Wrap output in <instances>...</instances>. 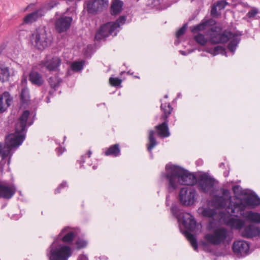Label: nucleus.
<instances>
[{
  "mask_svg": "<svg viewBox=\"0 0 260 260\" xmlns=\"http://www.w3.org/2000/svg\"><path fill=\"white\" fill-rule=\"evenodd\" d=\"M30 40L35 47L40 50H43L48 45V38L44 27L37 28L32 34Z\"/></svg>",
  "mask_w": 260,
  "mask_h": 260,
  "instance_id": "obj_6",
  "label": "nucleus"
},
{
  "mask_svg": "<svg viewBox=\"0 0 260 260\" xmlns=\"http://www.w3.org/2000/svg\"><path fill=\"white\" fill-rule=\"evenodd\" d=\"M13 98L8 91H5L0 95V113L5 112L11 105Z\"/></svg>",
  "mask_w": 260,
  "mask_h": 260,
  "instance_id": "obj_19",
  "label": "nucleus"
},
{
  "mask_svg": "<svg viewBox=\"0 0 260 260\" xmlns=\"http://www.w3.org/2000/svg\"><path fill=\"white\" fill-rule=\"evenodd\" d=\"M62 82V79L57 75H55L53 77H50L48 79L49 84L51 88L54 89V90H56Z\"/></svg>",
  "mask_w": 260,
  "mask_h": 260,
  "instance_id": "obj_35",
  "label": "nucleus"
},
{
  "mask_svg": "<svg viewBox=\"0 0 260 260\" xmlns=\"http://www.w3.org/2000/svg\"><path fill=\"white\" fill-rule=\"evenodd\" d=\"M207 35L209 37V42L212 44L226 43L231 38L235 36L233 32L226 30L222 32V28L218 26L210 28L207 31Z\"/></svg>",
  "mask_w": 260,
  "mask_h": 260,
  "instance_id": "obj_4",
  "label": "nucleus"
},
{
  "mask_svg": "<svg viewBox=\"0 0 260 260\" xmlns=\"http://www.w3.org/2000/svg\"><path fill=\"white\" fill-rule=\"evenodd\" d=\"M229 236V231L224 228L214 230L212 233L205 235L204 239L213 245H219L225 242Z\"/></svg>",
  "mask_w": 260,
  "mask_h": 260,
  "instance_id": "obj_7",
  "label": "nucleus"
},
{
  "mask_svg": "<svg viewBox=\"0 0 260 260\" xmlns=\"http://www.w3.org/2000/svg\"><path fill=\"white\" fill-rule=\"evenodd\" d=\"M196 196L197 192L194 188L184 187L180 190L178 199L182 205L189 206L194 203Z\"/></svg>",
  "mask_w": 260,
  "mask_h": 260,
  "instance_id": "obj_9",
  "label": "nucleus"
},
{
  "mask_svg": "<svg viewBox=\"0 0 260 260\" xmlns=\"http://www.w3.org/2000/svg\"><path fill=\"white\" fill-rule=\"evenodd\" d=\"M172 215L178 219V222H181L185 228L184 234L189 241L194 250L198 251V244L197 239L191 232H194L197 227V222L193 216L189 213L184 212L176 204H172L171 207Z\"/></svg>",
  "mask_w": 260,
  "mask_h": 260,
  "instance_id": "obj_3",
  "label": "nucleus"
},
{
  "mask_svg": "<svg viewBox=\"0 0 260 260\" xmlns=\"http://www.w3.org/2000/svg\"><path fill=\"white\" fill-rule=\"evenodd\" d=\"M187 27V24H184L176 32V36L177 38H180L182 36L185 32Z\"/></svg>",
  "mask_w": 260,
  "mask_h": 260,
  "instance_id": "obj_47",
  "label": "nucleus"
},
{
  "mask_svg": "<svg viewBox=\"0 0 260 260\" xmlns=\"http://www.w3.org/2000/svg\"><path fill=\"white\" fill-rule=\"evenodd\" d=\"M77 260H89V259L86 255L84 254H81L78 256Z\"/></svg>",
  "mask_w": 260,
  "mask_h": 260,
  "instance_id": "obj_53",
  "label": "nucleus"
},
{
  "mask_svg": "<svg viewBox=\"0 0 260 260\" xmlns=\"http://www.w3.org/2000/svg\"><path fill=\"white\" fill-rule=\"evenodd\" d=\"M243 238L250 239L260 237V228L250 224L244 227L241 233Z\"/></svg>",
  "mask_w": 260,
  "mask_h": 260,
  "instance_id": "obj_17",
  "label": "nucleus"
},
{
  "mask_svg": "<svg viewBox=\"0 0 260 260\" xmlns=\"http://www.w3.org/2000/svg\"><path fill=\"white\" fill-rule=\"evenodd\" d=\"M87 244V241L82 238H78L75 242L76 249L78 250L85 248Z\"/></svg>",
  "mask_w": 260,
  "mask_h": 260,
  "instance_id": "obj_42",
  "label": "nucleus"
},
{
  "mask_svg": "<svg viewBox=\"0 0 260 260\" xmlns=\"http://www.w3.org/2000/svg\"><path fill=\"white\" fill-rule=\"evenodd\" d=\"M246 206L244 202L234 203L233 204L230 203L226 210L228 213L235 216H238L239 214H241L245 210Z\"/></svg>",
  "mask_w": 260,
  "mask_h": 260,
  "instance_id": "obj_18",
  "label": "nucleus"
},
{
  "mask_svg": "<svg viewBox=\"0 0 260 260\" xmlns=\"http://www.w3.org/2000/svg\"><path fill=\"white\" fill-rule=\"evenodd\" d=\"M76 234L70 226H66L61 231L58 235V239L64 243L70 244L72 243Z\"/></svg>",
  "mask_w": 260,
  "mask_h": 260,
  "instance_id": "obj_16",
  "label": "nucleus"
},
{
  "mask_svg": "<svg viewBox=\"0 0 260 260\" xmlns=\"http://www.w3.org/2000/svg\"><path fill=\"white\" fill-rule=\"evenodd\" d=\"M221 193L222 195V196H223V197L228 198V197H230V193L228 189L222 188L221 189Z\"/></svg>",
  "mask_w": 260,
  "mask_h": 260,
  "instance_id": "obj_51",
  "label": "nucleus"
},
{
  "mask_svg": "<svg viewBox=\"0 0 260 260\" xmlns=\"http://www.w3.org/2000/svg\"><path fill=\"white\" fill-rule=\"evenodd\" d=\"M246 206L250 207H256L260 205V198L255 193L250 194L243 199Z\"/></svg>",
  "mask_w": 260,
  "mask_h": 260,
  "instance_id": "obj_27",
  "label": "nucleus"
},
{
  "mask_svg": "<svg viewBox=\"0 0 260 260\" xmlns=\"http://www.w3.org/2000/svg\"><path fill=\"white\" fill-rule=\"evenodd\" d=\"M55 91V90H54V89H52V90H50V91H49V95H51H51H52L53 94L54 92Z\"/></svg>",
  "mask_w": 260,
  "mask_h": 260,
  "instance_id": "obj_57",
  "label": "nucleus"
},
{
  "mask_svg": "<svg viewBox=\"0 0 260 260\" xmlns=\"http://www.w3.org/2000/svg\"><path fill=\"white\" fill-rule=\"evenodd\" d=\"M169 196H167V197H166V205L167 206H169V203H168V201H169Z\"/></svg>",
  "mask_w": 260,
  "mask_h": 260,
  "instance_id": "obj_58",
  "label": "nucleus"
},
{
  "mask_svg": "<svg viewBox=\"0 0 260 260\" xmlns=\"http://www.w3.org/2000/svg\"><path fill=\"white\" fill-rule=\"evenodd\" d=\"M217 6L214 4L212 7L211 10V15L212 16H217Z\"/></svg>",
  "mask_w": 260,
  "mask_h": 260,
  "instance_id": "obj_50",
  "label": "nucleus"
},
{
  "mask_svg": "<svg viewBox=\"0 0 260 260\" xmlns=\"http://www.w3.org/2000/svg\"><path fill=\"white\" fill-rule=\"evenodd\" d=\"M122 82V80L118 78L110 77L109 78V83L110 84L115 87L119 86Z\"/></svg>",
  "mask_w": 260,
  "mask_h": 260,
  "instance_id": "obj_44",
  "label": "nucleus"
},
{
  "mask_svg": "<svg viewBox=\"0 0 260 260\" xmlns=\"http://www.w3.org/2000/svg\"><path fill=\"white\" fill-rule=\"evenodd\" d=\"M219 166L220 168L223 167H224V164L223 162H221L219 164Z\"/></svg>",
  "mask_w": 260,
  "mask_h": 260,
  "instance_id": "obj_59",
  "label": "nucleus"
},
{
  "mask_svg": "<svg viewBox=\"0 0 260 260\" xmlns=\"http://www.w3.org/2000/svg\"><path fill=\"white\" fill-rule=\"evenodd\" d=\"M123 5V2L120 0H114L111 6V14L115 16L119 14L122 10Z\"/></svg>",
  "mask_w": 260,
  "mask_h": 260,
  "instance_id": "obj_30",
  "label": "nucleus"
},
{
  "mask_svg": "<svg viewBox=\"0 0 260 260\" xmlns=\"http://www.w3.org/2000/svg\"><path fill=\"white\" fill-rule=\"evenodd\" d=\"M92 154V152L91 150H88L87 153V155L88 156V157H90L91 156V155Z\"/></svg>",
  "mask_w": 260,
  "mask_h": 260,
  "instance_id": "obj_56",
  "label": "nucleus"
},
{
  "mask_svg": "<svg viewBox=\"0 0 260 260\" xmlns=\"http://www.w3.org/2000/svg\"><path fill=\"white\" fill-rule=\"evenodd\" d=\"M245 221L241 219L234 217L229 218L226 221V224L232 229L241 230L244 227Z\"/></svg>",
  "mask_w": 260,
  "mask_h": 260,
  "instance_id": "obj_25",
  "label": "nucleus"
},
{
  "mask_svg": "<svg viewBox=\"0 0 260 260\" xmlns=\"http://www.w3.org/2000/svg\"><path fill=\"white\" fill-rule=\"evenodd\" d=\"M247 218L251 222L259 223H260V213L252 211H249L247 213Z\"/></svg>",
  "mask_w": 260,
  "mask_h": 260,
  "instance_id": "obj_38",
  "label": "nucleus"
},
{
  "mask_svg": "<svg viewBox=\"0 0 260 260\" xmlns=\"http://www.w3.org/2000/svg\"><path fill=\"white\" fill-rule=\"evenodd\" d=\"M70 8H68L66 12L61 14V16L56 19L54 23V26L56 31L58 33H62L67 31L71 26L73 21V17L72 16H66Z\"/></svg>",
  "mask_w": 260,
  "mask_h": 260,
  "instance_id": "obj_11",
  "label": "nucleus"
},
{
  "mask_svg": "<svg viewBox=\"0 0 260 260\" xmlns=\"http://www.w3.org/2000/svg\"><path fill=\"white\" fill-rule=\"evenodd\" d=\"M215 5L218 7L220 10H223L225 8L228 3L225 0L218 1L215 4Z\"/></svg>",
  "mask_w": 260,
  "mask_h": 260,
  "instance_id": "obj_46",
  "label": "nucleus"
},
{
  "mask_svg": "<svg viewBox=\"0 0 260 260\" xmlns=\"http://www.w3.org/2000/svg\"><path fill=\"white\" fill-rule=\"evenodd\" d=\"M118 25L113 23L112 22H109L101 25L95 35V39L97 41H100L106 39L110 35L114 33V36L117 35L115 31L117 29Z\"/></svg>",
  "mask_w": 260,
  "mask_h": 260,
  "instance_id": "obj_10",
  "label": "nucleus"
},
{
  "mask_svg": "<svg viewBox=\"0 0 260 260\" xmlns=\"http://www.w3.org/2000/svg\"><path fill=\"white\" fill-rule=\"evenodd\" d=\"M109 5L108 0H88L85 2L84 10L89 15H95L102 12ZM85 10L82 11L84 13Z\"/></svg>",
  "mask_w": 260,
  "mask_h": 260,
  "instance_id": "obj_8",
  "label": "nucleus"
},
{
  "mask_svg": "<svg viewBox=\"0 0 260 260\" xmlns=\"http://www.w3.org/2000/svg\"><path fill=\"white\" fill-rule=\"evenodd\" d=\"M84 62V60L74 62L71 65L72 70L75 72L82 70L83 68Z\"/></svg>",
  "mask_w": 260,
  "mask_h": 260,
  "instance_id": "obj_40",
  "label": "nucleus"
},
{
  "mask_svg": "<svg viewBox=\"0 0 260 260\" xmlns=\"http://www.w3.org/2000/svg\"><path fill=\"white\" fill-rule=\"evenodd\" d=\"M215 179L206 174L201 175L199 178L198 185L199 189L202 192H208L214 186Z\"/></svg>",
  "mask_w": 260,
  "mask_h": 260,
  "instance_id": "obj_14",
  "label": "nucleus"
},
{
  "mask_svg": "<svg viewBox=\"0 0 260 260\" xmlns=\"http://www.w3.org/2000/svg\"><path fill=\"white\" fill-rule=\"evenodd\" d=\"M168 97V95L167 94H166L165 96H164V98H166V99H167Z\"/></svg>",
  "mask_w": 260,
  "mask_h": 260,
  "instance_id": "obj_61",
  "label": "nucleus"
},
{
  "mask_svg": "<svg viewBox=\"0 0 260 260\" xmlns=\"http://www.w3.org/2000/svg\"><path fill=\"white\" fill-rule=\"evenodd\" d=\"M194 41L201 45L204 46L207 42V40L205 38L204 35L198 34L194 37Z\"/></svg>",
  "mask_w": 260,
  "mask_h": 260,
  "instance_id": "obj_41",
  "label": "nucleus"
},
{
  "mask_svg": "<svg viewBox=\"0 0 260 260\" xmlns=\"http://www.w3.org/2000/svg\"><path fill=\"white\" fill-rule=\"evenodd\" d=\"M29 81L37 86H41L44 83L42 75L37 71H31L28 75Z\"/></svg>",
  "mask_w": 260,
  "mask_h": 260,
  "instance_id": "obj_24",
  "label": "nucleus"
},
{
  "mask_svg": "<svg viewBox=\"0 0 260 260\" xmlns=\"http://www.w3.org/2000/svg\"><path fill=\"white\" fill-rule=\"evenodd\" d=\"M166 170V173L162 174L161 176L168 181L169 190L176 189L177 182L181 185L192 186L197 181L194 174L180 166L167 165Z\"/></svg>",
  "mask_w": 260,
  "mask_h": 260,
  "instance_id": "obj_2",
  "label": "nucleus"
},
{
  "mask_svg": "<svg viewBox=\"0 0 260 260\" xmlns=\"http://www.w3.org/2000/svg\"><path fill=\"white\" fill-rule=\"evenodd\" d=\"M206 52L214 56V48H210L206 49Z\"/></svg>",
  "mask_w": 260,
  "mask_h": 260,
  "instance_id": "obj_54",
  "label": "nucleus"
},
{
  "mask_svg": "<svg viewBox=\"0 0 260 260\" xmlns=\"http://www.w3.org/2000/svg\"><path fill=\"white\" fill-rule=\"evenodd\" d=\"M20 102L22 105H28L30 104L29 91L27 87H23L20 94Z\"/></svg>",
  "mask_w": 260,
  "mask_h": 260,
  "instance_id": "obj_32",
  "label": "nucleus"
},
{
  "mask_svg": "<svg viewBox=\"0 0 260 260\" xmlns=\"http://www.w3.org/2000/svg\"><path fill=\"white\" fill-rule=\"evenodd\" d=\"M43 16H44V12L39 8L25 16L23 18V22L26 24L32 23Z\"/></svg>",
  "mask_w": 260,
  "mask_h": 260,
  "instance_id": "obj_23",
  "label": "nucleus"
},
{
  "mask_svg": "<svg viewBox=\"0 0 260 260\" xmlns=\"http://www.w3.org/2000/svg\"><path fill=\"white\" fill-rule=\"evenodd\" d=\"M258 13V10L256 8H252L250 11L246 14V16L243 18V19L246 20L247 18L251 19L254 18L256 14Z\"/></svg>",
  "mask_w": 260,
  "mask_h": 260,
  "instance_id": "obj_43",
  "label": "nucleus"
},
{
  "mask_svg": "<svg viewBox=\"0 0 260 260\" xmlns=\"http://www.w3.org/2000/svg\"><path fill=\"white\" fill-rule=\"evenodd\" d=\"M216 214V210L209 207L204 208L202 211L203 216L206 217L212 218L214 217Z\"/></svg>",
  "mask_w": 260,
  "mask_h": 260,
  "instance_id": "obj_39",
  "label": "nucleus"
},
{
  "mask_svg": "<svg viewBox=\"0 0 260 260\" xmlns=\"http://www.w3.org/2000/svg\"><path fill=\"white\" fill-rule=\"evenodd\" d=\"M30 112L28 110L24 111L15 124V132L9 134L5 137V144L0 143V149L9 150L13 154L18 147L20 146L25 139L26 132V124L32 125L34 119H29Z\"/></svg>",
  "mask_w": 260,
  "mask_h": 260,
  "instance_id": "obj_1",
  "label": "nucleus"
},
{
  "mask_svg": "<svg viewBox=\"0 0 260 260\" xmlns=\"http://www.w3.org/2000/svg\"><path fill=\"white\" fill-rule=\"evenodd\" d=\"M240 186L238 185H236L233 186L232 190L234 193H239L240 191Z\"/></svg>",
  "mask_w": 260,
  "mask_h": 260,
  "instance_id": "obj_52",
  "label": "nucleus"
},
{
  "mask_svg": "<svg viewBox=\"0 0 260 260\" xmlns=\"http://www.w3.org/2000/svg\"><path fill=\"white\" fill-rule=\"evenodd\" d=\"M59 4V0H51L45 3L39 9L44 12V15L48 11H50Z\"/></svg>",
  "mask_w": 260,
  "mask_h": 260,
  "instance_id": "obj_33",
  "label": "nucleus"
},
{
  "mask_svg": "<svg viewBox=\"0 0 260 260\" xmlns=\"http://www.w3.org/2000/svg\"><path fill=\"white\" fill-rule=\"evenodd\" d=\"M106 156H112L117 157L120 155V148L118 144H115L110 146L105 151Z\"/></svg>",
  "mask_w": 260,
  "mask_h": 260,
  "instance_id": "obj_31",
  "label": "nucleus"
},
{
  "mask_svg": "<svg viewBox=\"0 0 260 260\" xmlns=\"http://www.w3.org/2000/svg\"><path fill=\"white\" fill-rule=\"evenodd\" d=\"M71 247L67 245H59L50 247L48 256L49 260H68L72 255Z\"/></svg>",
  "mask_w": 260,
  "mask_h": 260,
  "instance_id": "obj_5",
  "label": "nucleus"
},
{
  "mask_svg": "<svg viewBox=\"0 0 260 260\" xmlns=\"http://www.w3.org/2000/svg\"><path fill=\"white\" fill-rule=\"evenodd\" d=\"M126 20L125 17L124 16H120L115 22H112L113 23H116L118 25L117 28L120 27L121 24H124Z\"/></svg>",
  "mask_w": 260,
  "mask_h": 260,
  "instance_id": "obj_48",
  "label": "nucleus"
},
{
  "mask_svg": "<svg viewBox=\"0 0 260 260\" xmlns=\"http://www.w3.org/2000/svg\"><path fill=\"white\" fill-rule=\"evenodd\" d=\"M61 62V60L59 57L47 55L44 59L40 61L39 66L41 68H45L49 72H53L58 69Z\"/></svg>",
  "mask_w": 260,
  "mask_h": 260,
  "instance_id": "obj_12",
  "label": "nucleus"
},
{
  "mask_svg": "<svg viewBox=\"0 0 260 260\" xmlns=\"http://www.w3.org/2000/svg\"><path fill=\"white\" fill-rule=\"evenodd\" d=\"M232 249L237 257H244L250 253V245L246 241L237 240L233 243Z\"/></svg>",
  "mask_w": 260,
  "mask_h": 260,
  "instance_id": "obj_13",
  "label": "nucleus"
},
{
  "mask_svg": "<svg viewBox=\"0 0 260 260\" xmlns=\"http://www.w3.org/2000/svg\"><path fill=\"white\" fill-rule=\"evenodd\" d=\"M10 72L9 68L3 64H0V81L4 82L9 80Z\"/></svg>",
  "mask_w": 260,
  "mask_h": 260,
  "instance_id": "obj_34",
  "label": "nucleus"
},
{
  "mask_svg": "<svg viewBox=\"0 0 260 260\" xmlns=\"http://www.w3.org/2000/svg\"><path fill=\"white\" fill-rule=\"evenodd\" d=\"M215 205L218 208H225L226 206V200L223 196H216L214 198Z\"/></svg>",
  "mask_w": 260,
  "mask_h": 260,
  "instance_id": "obj_37",
  "label": "nucleus"
},
{
  "mask_svg": "<svg viewBox=\"0 0 260 260\" xmlns=\"http://www.w3.org/2000/svg\"><path fill=\"white\" fill-rule=\"evenodd\" d=\"M127 74H129V75H132V73H131V71H128V72H127Z\"/></svg>",
  "mask_w": 260,
  "mask_h": 260,
  "instance_id": "obj_60",
  "label": "nucleus"
},
{
  "mask_svg": "<svg viewBox=\"0 0 260 260\" xmlns=\"http://www.w3.org/2000/svg\"><path fill=\"white\" fill-rule=\"evenodd\" d=\"M56 152L58 153V154L60 155L62 153V151L61 150V148L58 147L56 149Z\"/></svg>",
  "mask_w": 260,
  "mask_h": 260,
  "instance_id": "obj_55",
  "label": "nucleus"
},
{
  "mask_svg": "<svg viewBox=\"0 0 260 260\" xmlns=\"http://www.w3.org/2000/svg\"><path fill=\"white\" fill-rule=\"evenodd\" d=\"M155 132L153 130L149 131L148 143L147 144V149L148 152L152 154V149L157 145L158 143L154 136Z\"/></svg>",
  "mask_w": 260,
  "mask_h": 260,
  "instance_id": "obj_29",
  "label": "nucleus"
},
{
  "mask_svg": "<svg viewBox=\"0 0 260 260\" xmlns=\"http://www.w3.org/2000/svg\"><path fill=\"white\" fill-rule=\"evenodd\" d=\"M150 5L158 10L166 9L175 2L174 0H150Z\"/></svg>",
  "mask_w": 260,
  "mask_h": 260,
  "instance_id": "obj_22",
  "label": "nucleus"
},
{
  "mask_svg": "<svg viewBox=\"0 0 260 260\" xmlns=\"http://www.w3.org/2000/svg\"><path fill=\"white\" fill-rule=\"evenodd\" d=\"M9 150H4L0 149V152L1 153V160L0 161V172H4L5 167L7 165L8 167L11 162V159L13 154H11L9 152Z\"/></svg>",
  "mask_w": 260,
  "mask_h": 260,
  "instance_id": "obj_21",
  "label": "nucleus"
},
{
  "mask_svg": "<svg viewBox=\"0 0 260 260\" xmlns=\"http://www.w3.org/2000/svg\"><path fill=\"white\" fill-rule=\"evenodd\" d=\"M181 53L182 54L185 55V53L184 52V51H181Z\"/></svg>",
  "mask_w": 260,
  "mask_h": 260,
  "instance_id": "obj_62",
  "label": "nucleus"
},
{
  "mask_svg": "<svg viewBox=\"0 0 260 260\" xmlns=\"http://www.w3.org/2000/svg\"><path fill=\"white\" fill-rule=\"evenodd\" d=\"M234 34V37L231 38L232 40L230 41L228 45V49L232 52H234L237 48L238 45L239 44L240 41V38H238L237 37H235L238 36V34ZM239 35L241 36V34H239Z\"/></svg>",
  "mask_w": 260,
  "mask_h": 260,
  "instance_id": "obj_36",
  "label": "nucleus"
},
{
  "mask_svg": "<svg viewBox=\"0 0 260 260\" xmlns=\"http://www.w3.org/2000/svg\"><path fill=\"white\" fill-rule=\"evenodd\" d=\"M160 109L163 112L160 116L161 120H168V118L173 111V108L170 103L161 104Z\"/></svg>",
  "mask_w": 260,
  "mask_h": 260,
  "instance_id": "obj_28",
  "label": "nucleus"
},
{
  "mask_svg": "<svg viewBox=\"0 0 260 260\" xmlns=\"http://www.w3.org/2000/svg\"><path fill=\"white\" fill-rule=\"evenodd\" d=\"M169 120H163V122L155 126L158 136L160 138H167L170 136L168 126Z\"/></svg>",
  "mask_w": 260,
  "mask_h": 260,
  "instance_id": "obj_20",
  "label": "nucleus"
},
{
  "mask_svg": "<svg viewBox=\"0 0 260 260\" xmlns=\"http://www.w3.org/2000/svg\"><path fill=\"white\" fill-rule=\"evenodd\" d=\"M215 23L213 19H209L207 20H203L200 24L190 27L191 31L193 33H197L199 31L204 30L208 26L212 25Z\"/></svg>",
  "mask_w": 260,
  "mask_h": 260,
  "instance_id": "obj_26",
  "label": "nucleus"
},
{
  "mask_svg": "<svg viewBox=\"0 0 260 260\" xmlns=\"http://www.w3.org/2000/svg\"><path fill=\"white\" fill-rule=\"evenodd\" d=\"M17 189L14 184L0 181V199L10 200L16 192Z\"/></svg>",
  "mask_w": 260,
  "mask_h": 260,
  "instance_id": "obj_15",
  "label": "nucleus"
},
{
  "mask_svg": "<svg viewBox=\"0 0 260 260\" xmlns=\"http://www.w3.org/2000/svg\"><path fill=\"white\" fill-rule=\"evenodd\" d=\"M24 81L25 83L26 82V78L24 79Z\"/></svg>",
  "mask_w": 260,
  "mask_h": 260,
  "instance_id": "obj_63",
  "label": "nucleus"
},
{
  "mask_svg": "<svg viewBox=\"0 0 260 260\" xmlns=\"http://www.w3.org/2000/svg\"><path fill=\"white\" fill-rule=\"evenodd\" d=\"M67 186V183L66 181H63L61 183L58 187L55 190L54 193L55 194H57L60 193L61 189L64 188Z\"/></svg>",
  "mask_w": 260,
  "mask_h": 260,
  "instance_id": "obj_49",
  "label": "nucleus"
},
{
  "mask_svg": "<svg viewBox=\"0 0 260 260\" xmlns=\"http://www.w3.org/2000/svg\"><path fill=\"white\" fill-rule=\"evenodd\" d=\"M203 244H204V245H207V244L206 243H204Z\"/></svg>",
  "mask_w": 260,
  "mask_h": 260,
  "instance_id": "obj_64",
  "label": "nucleus"
},
{
  "mask_svg": "<svg viewBox=\"0 0 260 260\" xmlns=\"http://www.w3.org/2000/svg\"><path fill=\"white\" fill-rule=\"evenodd\" d=\"M225 52V48L221 46H217L214 48V56L219 53L223 54Z\"/></svg>",
  "mask_w": 260,
  "mask_h": 260,
  "instance_id": "obj_45",
  "label": "nucleus"
}]
</instances>
